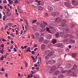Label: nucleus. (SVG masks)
<instances>
[{
    "label": "nucleus",
    "mask_w": 78,
    "mask_h": 78,
    "mask_svg": "<svg viewBox=\"0 0 78 78\" xmlns=\"http://www.w3.org/2000/svg\"><path fill=\"white\" fill-rule=\"evenodd\" d=\"M57 67L55 66H53L51 68V70L49 71V73H52L53 72H55V70H56Z\"/></svg>",
    "instance_id": "nucleus-1"
},
{
    "label": "nucleus",
    "mask_w": 78,
    "mask_h": 78,
    "mask_svg": "<svg viewBox=\"0 0 78 78\" xmlns=\"http://www.w3.org/2000/svg\"><path fill=\"white\" fill-rule=\"evenodd\" d=\"M55 63H56V62L53 60H51L49 61H48L46 62V64H50V65H53V64H55Z\"/></svg>",
    "instance_id": "nucleus-2"
},
{
    "label": "nucleus",
    "mask_w": 78,
    "mask_h": 78,
    "mask_svg": "<svg viewBox=\"0 0 78 78\" xmlns=\"http://www.w3.org/2000/svg\"><path fill=\"white\" fill-rule=\"evenodd\" d=\"M59 14V12H55L54 13H51V15L53 16H58Z\"/></svg>",
    "instance_id": "nucleus-3"
},
{
    "label": "nucleus",
    "mask_w": 78,
    "mask_h": 78,
    "mask_svg": "<svg viewBox=\"0 0 78 78\" xmlns=\"http://www.w3.org/2000/svg\"><path fill=\"white\" fill-rule=\"evenodd\" d=\"M72 5H74V6H76V5H78V3L77 1H75L74 0H73L72 1Z\"/></svg>",
    "instance_id": "nucleus-4"
},
{
    "label": "nucleus",
    "mask_w": 78,
    "mask_h": 78,
    "mask_svg": "<svg viewBox=\"0 0 78 78\" xmlns=\"http://www.w3.org/2000/svg\"><path fill=\"white\" fill-rule=\"evenodd\" d=\"M41 50H45V45L44 44H42L41 46Z\"/></svg>",
    "instance_id": "nucleus-5"
},
{
    "label": "nucleus",
    "mask_w": 78,
    "mask_h": 78,
    "mask_svg": "<svg viewBox=\"0 0 78 78\" xmlns=\"http://www.w3.org/2000/svg\"><path fill=\"white\" fill-rule=\"evenodd\" d=\"M48 9L50 12H51L53 11V8L52 7L50 6L48 7Z\"/></svg>",
    "instance_id": "nucleus-6"
},
{
    "label": "nucleus",
    "mask_w": 78,
    "mask_h": 78,
    "mask_svg": "<svg viewBox=\"0 0 78 78\" xmlns=\"http://www.w3.org/2000/svg\"><path fill=\"white\" fill-rule=\"evenodd\" d=\"M72 65H71V64H70L69 63H68L67 65V66L66 67L67 69H70L71 67H72Z\"/></svg>",
    "instance_id": "nucleus-7"
},
{
    "label": "nucleus",
    "mask_w": 78,
    "mask_h": 78,
    "mask_svg": "<svg viewBox=\"0 0 78 78\" xmlns=\"http://www.w3.org/2000/svg\"><path fill=\"white\" fill-rule=\"evenodd\" d=\"M61 23L62 24H64L65 25V26H66V20H62L61 21Z\"/></svg>",
    "instance_id": "nucleus-8"
},
{
    "label": "nucleus",
    "mask_w": 78,
    "mask_h": 78,
    "mask_svg": "<svg viewBox=\"0 0 78 78\" xmlns=\"http://www.w3.org/2000/svg\"><path fill=\"white\" fill-rule=\"evenodd\" d=\"M58 47H60L61 48H64V46L61 43H59L58 44Z\"/></svg>",
    "instance_id": "nucleus-9"
},
{
    "label": "nucleus",
    "mask_w": 78,
    "mask_h": 78,
    "mask_svg": "<svg viewBox=\"0 0 78 78\" xmlns=\"http://www.w3.org/2000/svg\"><path fill=\"white\" fill-rule=\"evenodd\" d=\"M55 21L57 22H58V23H59V22H60L61 21V18H60L58 17L57 19H56L55 20Z\"/></svg>",
    "instance_id": "nucleus-10"
},
{
    "label": "nucleus",
    "mask_w": 78,
    "mask_h": 78,
    "mask_svg": "<svg viewBox=\"0 0 78 78\" xmlns=\"http://www.w3.org/2000/svg\"><path fill=\"white\" fill-rule=\"evenodd\" d=\"M35 36L36 37H38L39 36H40V34L38 32H37L35 33Z\"/></svg>",
    "instance_id": "nucleus-11"
},
{
    "label": "nucleus",
    "mask_w": 78,
    "mask_h": 78,
    "mask_svg": "<svg viewBox=\"0 0 78 78\" xmlns=\"http://www.w3.org/2000/svg\"><path fill=\"white\" fill-rule=\"evenodd\" d=\"M76 68H77V66L76 65H74L71 69V70H75Z\"/></svg>",
    "instance_id": "nucleus-12"
},
{
    "label": "nucleus",
    "mask_w": 78,
    "mask_h": 78,
    "mask_svg": "<svg viewBox=\"0 0 78 78\" xmlns=\"http://www.w3.org/2000/svg\"><path fill=\"white\" fill-rule=\"evenodd\" d=\"M63 68L62 67L61 68V70H62V71H61V73H66V72H67V71L66 70H63Z\"/></svg>",
    "instance_id": "nucleus-13"
},
{
    "label": "nucleus",
    "mask_w": 78,
    "mask_h": 78,
    "mask_svg": "<svg viewBox=\"0 0 78 78\" xmlns=\"http://www.w3.org/2000/svg\"><path fill=\"white\" fill-rule=\"evenodd\" d=\"M41 27V28H45V24H43V23H41L40 24Z\"/></svg>",
    "instance_id": "nucleus-14"
},
{
    "label": "nucleus",
    "mask_w": 78,
    "mask_h": 78,
    "mask_svg": "<svg viewBox=\"0 0 78 78\" xmlns=\"http://www.w3.org/2000/svg\"><path fill=\"white\" fill-rule=\"evenodd\" d=\"M59 35L60 36H64V34L62 32H60L59 34Z\"/></svg>",
    "instance_id": "nucleus-15"
},
{
    "label": "nucleus",
    "mask_w": 78,
    "mask_h": 78,
    "mask_svg": "<svg viewBox=\"0 0 78 78\" xmlns=\"http://www.w3.org/2000/svg\"><path fill=\"white\" fill-rule=\"evenodd\" d=\"M59 32H57L55 34V37L57 38H58V37H59Z\"/></svg>",
    "instance_id": "nucleus-16"
},
{
    "label": "nucleus",
    "mask_w": 78,
    "mask_h": 78,
    "mask_svg": "<svg viewBox=\"0 0 78 78\" xmlns=\"http://www.w3.org/2000/svg\"><path fill=\"white\" fill-rule=\"evenodd\" d=\"M64 77V75L63 74H60L59 75H58V78H62Z\"/></svg>",
    "instance_id": "nucleus-17"
},
{
    "label": "nucleus",
    "mask_w": 78,
    "mask_h": 78,
    "mask_svg": "<svg viewBox=\"0 0 78 78\" xmlns=\"http://www.w3.org/2000/svg\"><path fill=\"white\" fill-rule=\"evenodd\" d=\"M59 73H60V71H56L55 73L54 74L55 75H58L59 74Z\"/></svg>",
    "instance_id": "nucleus-18"
},
{
    "label": "nucleus",
    "mask_w": 78,
    "mask_h": 78,
    "mask_svg": "<svg viewBox=\"0 0 78 78\" xmlns=\"http://www.w3.org/2000/svg\"><path fill=\"white\" fill-rule=\"evenodd\" d=\"M65 5L66 6H67V7H69V6H70L69 5V3H68L67 2H66L65 3Z\"/></svg>",
    "instance_id": "nucleus-19"
},
{
    "label": "nucleus",
    "mask_w": 78,
    "mask_h": 78,
    "mask_svg": "<svg viewBox=\"0 0 78 78\" xmlns=\"http://www.w3.org/2000/svg\"><path fill=\"white\" fill-rule=\"evenodd\" d=\"M51 34H49L48 37V39H51Z\"/></svg>",
    "instance_id": "nucleus-20"
},
{
    "label": "nucleus",
    "mask_w": 78,
    "mask_h": 78,
    "mask_svg": "<svg viewBox=\"0 0 78 78\" xmlns=\"http://www.w3.org/2000/svg\"><path fill=\"white\" fill-rule=\"evenodd\" d=\"M27 51H29L30 53H31V50H30V48L29 47L27 49Z\"/></svg>",
    "instance_id": "nucleus-21"
},
{
    "label": "nucleus",
    "mask_w": 78,
    "mask_h": 78,
    "mask_svg": "<svg viewBox=\"0 0 78 78\" xmlns=\"http://www.w3.org/2000/svg\"><path fill=\"white\" fill-rule=\"evenodd\" d=\"M50 58V56H48V55H47L45 57V59H46V60H47L48 59Z\"/></svg>",
    "instance_id": "nucleus-22"
},
{
    "label": "nucleus",
    "mask_w": 78,
    "mask_h": 78,
    "mask_svg": "<svg viewBox=\"0 0 78 78\" xmlns=\"http://www.w3.org/2000/svg\"><path fill=\"white\" fill-rule=\"evenodd\" d=\"M46 29V31H48V32H49V33H51V32H50V29H49V28L47 27Z\"/></svg>",
    "instance_id": "nucleus-23"
},
{
    "label": "nucleus",
    "mask_w": 78,
    "mask_h": 78,
    "mask_svg": "<svg viewBox=\"0 0 78 78\" xmlns=\"http://www.w3.org/2000/svg\"><path fill=\"white\" fill-rule=\"evenodd\" d=\"M44 40V37H41L40 38L39 40V41L40 42H42V41Z\"/></svg>",
    "instance_id": "nucleus-24"
},
{
    "label": "nucleus",
    "mask_w": 78,
    "mask_h": 78,
    "mask_svg": "<svg viewBox=\"0 0 78 78\" xmlns=\"http://www.w3.org/2000/svg\"><path fill=\"white\" fill-rule=\"evenodd\" d=\"M69 33V29H67L65 33Z\"/></svg>",
    "instance_id": "nucleus-25"
},
{
    "label": "nucleus",
    "mask_w": 78,
    "mask_h": 78,
    "mask_svg": "<svg viewBox=\"0 0 78 78\" xmlns=\"http://www.w3.org/2000/svg\"><path fill=\"white\" fill-rule=\"evenodd\" d=\"M72 55L73 58H75V57H76V55H77V54H76V53H75L73 54Z\"/></svg>",
    "instance_id": "nucleus-26"
},
{
    "label": "nucleus",
    "mask_w": 78,
    "mask_h": 78,
    "mask_svg": "<svg viewBox=\"0 0 78 78\" xmlns=\"http://www.w3.org/2000/svg\"><path fill=\"white\" fill-rule=\"evenodd\" d=\"M49 52H50V50H48L46 51L45 54H46V55H47V54L49 53Z\"/></svg>",
    "instance_id": "nucleus-27"
},
{
    "label": "nucleus",
    "mask_w": 78,
    "mask_h": 78,
    "mask_svg": "<svg viewBox=\"0 0 78 78\" xmlns=\"http://www.w3.org/2000/svg\"><path fill=\"white\" fill-rule=\"evenodd\" d=\"M70 36V34H67L65 35V36H64V37H65V38H67L68 37H69Z\"/></svg>",
    "instance_id": "nucleus-28"
},
{
    "label": "nucleus",
    "mask_w": 78,
    "mask_h": 78,
    "mask_svg": "<svg viewBox=\"0 0 78 78\" xmlns=\"http://www.w3.org/2000/svg\"><path fill=\"white\" fill-rule=\"evenodd\" d=\"M38 9L39 11H41L42 9V8L41 6H39L38 8Z\"/></svg>",
    "instance_id": "nucleus-29"
},
{
    "label": "nucleus",
    "mask_w": 78,
    "mask_h": 78,
    "mask_svg": "<svg viewBox=\"0 0 78 78\" xmlns=\"http://www.w3.org/2000/svg\"><path fill=\"white\" fill-rule=\"evenodd\" d=\"M56 40L55 39L53 40V41H52L53 44H55V43H56Z\"/></svg>",
    "instance_id": "nucleus-30"
},
{
    "label": "nucleus",
    "mask_w": 78,
    "mask_h": 78,
    "mask_svg": "<svg viewBox=\"0 0 78 78\" xmlns=\"http://www.w3.org/2000/svg\"><path fill=\"white\" fill-rule=\"evenodd\" d=\"M29 1V2L27 0H26L25 2H26V3H27V4H30V3H31V1Z\"/></svg>",
    "instance_id": "nucleus-31"
},
{
    "label": "nucleus",
    "mask_w": 78,
    "mask_h": 78,
    "mask_svg": "<svg viewBox=\"0 0 78 78\" xmlns=\"http://www.w3.org/2000/svg\"><path fill=\"white\" fill-rule=\"evenodd\" d=\"M53 55V53L51 52L48 55L50 57Z\"/></svg>",
    "instance_id": "nucleus-32"
},
{
    "label": "nucleus",
    "mask_w": 78,
    "mask_h": 78,
    "mask_svg": "<svg viewBox=\"0 0 78 78\" xmlns=\"http://www.w3.org/2000/svg\"><path fill=\"white\" fill-rule=\"evenodd\" d=\"M75 40H71V42L72 43V44H73L74 43H75Z\"/></svg>",
    "instance_id": "nucleus-33"
},
{
    "label": "nucleus",
    "mask_w": 78,
    "mask_h": 78,
    "mask_svg": "<svg viewBox=\"0 0 78 78\" xmlns=\"http://www.w3.org/2000/svg\"><path fill=\"white\" fill-rule=\"evenodd\" d=\"M3 59H4V57L2 56V57H1L0 58V60H1V61H3Z\"/></svg>",
    "instance_id": "nucleus-34"
},
{
    "label": "nucleus",
    "mask_w": 78,
    "mask_h": 78,
    "mask_svg": "<svg viewBox=\"0 0 78 78\" xmlns=\"http://www.w3.org/2000/svg\"><path fill=\"white\" fill-rule=\"evenodd\" d=\"M31 36L33 39H35V38H36V37H35V36H34V35L33 34H32Z\"/></svg>",
    "instance_id": "nucleus-35"
},
{
    "label": "nucleus",
    "mask_w": 78,
    "mask_h": 78,
    "mask_svg": "<svg viewBox=\"0 0 78 78\" xmlns=\"http://www.w3.org/2000/svg\"><path fill=\"white\" fill-rule=\"evenodd\" d=\"M73 76H77V74L76 73H73Z\"/></svg>",
    "instance_id": "nucleus-36"
},
{
    "label": "nucleus",
    "mask_w": 78,
    "mask_h": 78,
    "mask_svg": "<svg viewBox=\"0 0 78 78\" xmlns=\"http://www.w3.org/2000/svg\"><path fill=\"white\" fill-rule=\"evenodd\" d=\"M43 23H44V25H48L47 23L45 22V21H43Z\"/></svg>",
    "instance_id": "nucleus-37"
},
{
    "label": "nucleus",
    "mask_w": 78,
    "mask_h": 78,
    "mask_svg": "<svg viewBox=\"0 0 78 78\" xmlns=\"http://www.w3.org/2000/svg\"><path fill=\"white\" fill-rule=\"evenodd\" d=\"M69 38H73V36L69 35Z\"/></svg>",
    "instance_id": "nucleus-38"
},
{
    "label": "nucleus",
    "mask_w": 78,
    "mask_h": 78,
    "mask_svg": "<svg viewBox=\"0 0 78 78\" xmlns=\"http://www.w3.org/2000/svg\"><path fill=\"white\" fill-rule=\"evenodd\" d=\"M8 74L7 73H6L5 75V77H6L7 78H8Z\"/></svg>",
    "instance_id": "nucleus-39"
},
{
    "label": "nucleus",
    "mask_w": 78,
    "mask_h": 78,
    "mask_svg": "<svg viewBox=\"0 0 78 78\" xmlns=\"http://www.w3.org/2000/svg\"><path fill=\"white\" fill-rule=\"evenodd\" d=\"M35 2H37V3H38L39 5H40V3H41V1H38V0H36L35 1Z\"/></svg>",
    "instance_id": "nucleus-40"
},
{
    "label": "nucleus",
    "mask_w": 78,
    "mask_h": 78,
    "mask_svg": "<svg viewBox=\"0 0 78 78\" xmlns=\"http://www.w3.org/2000/svg\"><path fill=\"white\" fill-rule=\"evenodd\" d=\"M33 29L34 31H35V30H36L37 29V28H36V27H34Z\"/></svg>",
    "instance_id": "nucleus-41"
},
{
    "label": "nucleus",
    "mask_w": 78,
    "mask_h": 78,
    "mask_svg": "<svg viewBox=\"0 0 78 78\" xmlns=\"http://www.w3.org/2000/svg\"><path fill=\"white\" fill-rule=\"evenodd\" d=\"M36 21H37V20H33V21H32V23H35V22H36Z\"/></svg>",
    "instance_id": "nucleus-42"
},
{
    "label": "nucleus",
    "mask_w": 78,
    "mask_h": 78,
    "mask_svg": "<svg viewBox=\"0 0 78 78\" xmlns=\"http://www.w3.org/2000/svg\"><path fill=\"white\" fill-rule=\"evenodd\" d=\"M15 3H16V4H18V3H19V2H18V1L16 0L15 1Z\"/></svg>",
    "instance_id": "nucleus-43"
},
{
    "label": "nucleus",
    "mask_w": 78,
    "mask_h": 78,
    "mask_svg": "<svg viewBox=\"0 0 78 78\" xmlns=\"http://www.w3.org/2000/svg\"><path fill=\"white\" fill-rule=\"evenodd\" d=\"M3 3H7V2L6 0L3 1Z\"/></svg>",
    "instance_id": "nucleus-44"
},
{
    "label": "nucleus",
    "mask_w": 78,
    "mask_h": 78,
    "mask_svg": "<svg viewBox=\"0 0 78 78\" xmlns=\"http://www.w3.org/2000/svg\"><path fill=\"white\" fill-rule=\"evenodd\" d=\"M13 45H12L11 46V47L10 48V49H11V50H12V49H13Z\"/></svg>",
    "instance_id": "nucleus-45"
},
{
    "label": "nucleus",
    "mask_w": 78,
    "mask_h": 78,
    "mask_svg": "<svg viewBox=\"0 0 78 78\" xmlns=\"http://www.w3.org/2000/svg\"><path fill=\"white\" fill-rule=\"evenodd\" d=\"M32 55H34V54H35V52L34 51H33L32 52Z\"/></svg>",
    "instance_id": "nucleus-46"
},
{
    "label": "nucleus",
    "mask_w": 78,
    "mask_h": 78,
    "mask_svg": "<svg viewBox=\"0 0 78 78\" xmlns=\"http://www.w3.org/2000/svg\"><path fill=\"white\" fill-rule=\"evenodd\" d=\"M8 61H10L11 60V58L9 57H8L7 58Z\"/></svg>",
    "instance_id": "nucleus-47"
},
{
    "label": "nucleus",
    "mask_w": 78,
    "mask_h": 78,
    "mask_svg": "<svg viewBox=\"0 0 78 78\" xmlns=\"http://www.w3.org/2000/svg\"><path fill=\"white\" fill-rule=\"evenodd\" d=\"M30 78H31L32 76H33V74H30Z\"/></svg>",
    "instance_id": "nucleus-48"
},
{
    "label": "nucleus",
    "mask_w": 78,
    "mask_h": 78,
    "mask_svg": "<svg viewBox=\"0 0 78 78\" xmlns=\"http://www.w3.org/2000/svg\"><path fill=\"white\" fill-rule=\"evenodd\" d=\"M3 20H5V16H4L3 17Z\"/></svg>",
    "instance_id": "nucleus-49"
},
{
    "label": "nucleus",
    "mask_w": 78,
    "mask_h": 78,
    "mask_svg": "<svg viewBox=\"0 0 78 78\" xmlns=\"http://www.w3.org/2000/svg\"><path fill=\"white\" fill-rule=\"evenodd\" d=\"M6 41V39H2V41H3V42H5Z\"/></svg>",
    "instance_id": "nucleus-50"
},
{
    "label": "nucleus",
    "mask_w": 78,
    "mask_h": 78,
    "mask_svg": "<svg viewBox=\"0 0 78 78\" xmlns=\"http://www.w3.org/2000/svg\"><path fill=\"white\" fill-rule=\"evenodd\" d=\"M13 50L14 51H17V50L16 49V48H13Z\"/></svg>",
    "instance_id": "nucleus-51"
},
{
    "label": "nucleus",
    "mask_w": 78,
    "mask_h": 78,
    "mask_svg": "<svg viewBox=\"0 0 78 78\" xmlns=\"http://www.w3.org/2000/svg\"><path fill=\"white\" fill-rule=\"evenodd\" d=\"M0 9H3V7H2V6L1 5H0Z\"/></svg>",
    "instance_id": "nucleus-52"
},
{
    "label": "nucleus",
    "mask_w": 78,
    "mask_h": 78,
    "mask_svg": "<svg viewBox=\"0 0 78 78\" xmlns=\"http://www.w3.org/2000/svg\"><path fill=\"white\" fill-rule=\"evenodd\" d=\"M1 47L3 48V47H4V45H3V44H2L1 45Z\"/></svg>",
    "instance_id": "nucleus-53"
},
{
    "label": "nucleus",
    "mask_w": 78,
    "mask_h": 78,
    "mask_svg": "<svg viewBox=\"0 0 78 78\" xmlns=\"http://www.w3.org/2000/svg\"><path fill=\"white\" fill-rule=\"evenodd\" d=\"M3 51L2 50H0V51H1V53H2V54H3Z\"/></svg>",
    "instance_id": "nucleus-54"
},
{
    "label": "nucleus",
    "mask_w": 78,
    "mask_h": 78,
    "mask_svg": "<svg viewBox=\"0 0 78 78\" xmlns=\"http://www.w3.org/2000/svg\"><path fill=\"white\" fill-rule=\"evenodd\" d=\"M25 28L26 30H27L28 29V27H27V26H25Z\"/></svg>",
    "instance_id": "nucleus-55"
},
{
    "label": "nucleus",
    "mask_w": 78,
    "mask_h": 78,
    "mask_svg": "<svg viewBox=\"0 0 78 78\" xmlns=\"http://www.w3.org/2000/svg\"><path fill=\"white\" fill-rule=\"evenodd\" d=\"M72 72V71L70 70H69L68 71V73H70V72Z\"/></svg>",
    "instance_id": "nucleus-56"
},
{
    "label": "nucleus",
    "mask_w": 78,
    "mask_h": 78,
    "mask_svg": "<svg viewBox=\"0 0 78 78\" xmlns=\"http://www.w3.org/2000/svg\"><path fill=\"white\" fill-rule=\"evenodd\" d=\"M48 14L47 13H46L45 14V16H46V17H47V16H48Z\"/></svg>",
    "instance_id": "nucleus-57"
},
{
    "label": "nucleus",
    "mask_w": 78,
    "mask_h": 78,
    "mask_svg": "<svg viewBox=\"0 0 78 78\" xmlns=\"http://www.w3.org/2000/svg\"><path fill=\"white\" fill-rule=\"evenodd\" d=\"M7 11H8L9 12H10V10H9V9L8 8H7Z\"/></svg>",
    "instance_id": "nucleus-58"
},
{
    "label": "nucleus",
    "mask_w": 78,
    "mask_h": 78,
    "mask_svg": "<svg viewBox=\"0 0 78 78\" xmlns=\"http://www.w3.org/2000/svg\"><path fill=\"white\" fill-rule=\"evenodd\" d=\"M37 50V48H36L34 49V51H36Z\"/></svg>",
    "instance_id": "nucleus-59"
},
{
    "label": "nucleus",
    "mask_w": 78,
    "mask_h": 78,
    "mask_svg": "<svg viewBox=\"0 0 78 78\" xmlns=\"http://www.w3.org/2000/svg\"><path fill=\"white\" fill-rule=\"evenodd\" d=\"M12 24V23H8V25H11Z\"/></svg>",
    "instance_id": "nucleus-60"
},
{
    "label": "nucleus",
    "mask_w": 78,
    "mask_h": 78,
    "mask_svg": "<svg viewBox=\"0 0 78 78\" xmlns=\"http://www.w3.org/2000/svg\"><path fill=\"white\" fill-rule=\"evenodd\" d=\"M34 66L35 67H37V66H38V65H37V64H34Z\"/></svg>",
    "instance_id": "nucleus-61"
},
{
    "label": "nucleus",
    "mask_w": 78,
    "mask_h": 78,
    "mask_svg": "<svg viewBox=\"0 0 78 78\" xmlns=\"http://www.w3.org/2000/svg\"><path fill=\"white\" fill-rule=\"evenodd\" d=\"M37 45H36V44H35L34 46V48H36V47H37Z\"/></svg>",
    "instance_id": "nucleus-62"
},
{
    "label": "nucleus",
    "mask_w": 78,
    "mask_h": 78,
    "mask_svg": "<svg viewBox=\"0 0 78 78\" xmlns=\"http://www.w3.org/2000/svg\"><path fill=\"white\" fill-rule=\"evenodd\" d=\"M10 35H11V36H12V37H14V35H13V34H10Z\"/></svg>",
    "instance_id": "nucleus-63"
},
{
    "label": "nucleus",
    "mask_w": 78,
    "mask_h": 78,
    "mask_svg": "<svg viewBox=\"0 0 78 78\" xmlns=\"http://www.w3.org/2000/svg\"><path fill=\"white\" fill-rule=\"evenodd\" d=\"M7 34H8V35H9V34H10V33L8 31H7Z\"/></svg>",
    "instance_id": "nucleus-64"
}]
</instances>
